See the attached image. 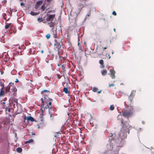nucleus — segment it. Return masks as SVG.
Returning <instances> with one entry per match:
<instances>
[{"mask_svg": "<svg viewBox=\"0 0 154 154\" xmlns=\"http://www.w3.org/2000/svg\"><path fill=\"white\" fill-rule=\"evenodd\" d=\"M33 140L32 139H31L28 141H26L25 142V143H33Z\"/></svg>", "mask_w": 154, "mask_h": 154, "instance_id": "20", "label": "nucleus"}, {"mask_svg": "<svg viewBox=\"0 0 154 154\" xmlns=\"http://www.w3.org/2000/svg\"><path fill=\"white\" fill-rule=\"evenodd\" d=\"M48 24L50 27H52V28H54V23L53 22L51 21L48 23Z\"/></svg>", "mask_w": 154, "mask_h": 154, "instance_id": "16", "label": "nucleus"}, {"mask_svg": "<svg viewBox=\"0 0 154 154\" xmlns=\"http://www.w3.org/2000/svg\"><path fill=\"white\" fill-rule=\"evenodd\" d=\"M135 92H132L128 96V99L126 100V101L125 102L126 105L131 106L132 103V100L135 96Z\"/></svg>", "mask_w": 154, "mask_h": 154, "instance_id": "3", "label": "nucleus"}, {"mask_svg": "<svg viewBox=\"0 0 154 154\" xmlns=\"http://www.w3.org/2000/svg\"><path fill=\"white\" fill-rule=\"evenodd\" d=\"M101 92V91H98V93L99 94Z\"/></svg>", "mask_w": 154, "mask_h": 154, "instance_id": "39", "label": "nucleus"}, {"mask_svg": "<svg viewBox=\"0 0 154 154\" xmlns=\"http://www.w3.org/2000/svg\"><path fill=\"white\" fill-rule=\"evenodd\" d=\"M114 85H115L114 84H112L109 85V87H111L112 86H114Z\"/></svg>", "mask_w": 154, "mask_h": 154, "instance_id": "30", "label": "nucleus"}, {"mask_svg": "<svg viewBox=\"0 0 154 154\" xmlns=\"http://www.w3.org/2000/svg\"><path fill=\"white\" fill-rule=\"evenodd\" d=\"M109 72L110 73H109V74L112 79H115L116 77L115 75L116 72L115 70L113 69H111L109 70Z\"/></svg>", "mask_w": 154, "mask_h": 154, "instance_id": "9", "label": "nucleus"}, {"mask_svg": "<svg viewBox=\"0 0 154 154\" xmlns=\"http://www.w3.org/2000/svg\"><path fill=\"white\" fill-rule=\"evenodd\" d=\"M15 82H16V83L18 82H19V80H18V79H16V81H15Z\"/></svg>", "mask_w": 154, "mask_h": 154, "instance_id": "33", "label": "nucleus"}, {"mask_svg": "<svg viewBox=\"0 0 154 154\" xmlns=\"http://www.w3.org/2000/svg\"><path fill=\"white\" fill-rule=\"evenodd\" d=\"M46 17V16H45L44 18H38V21L39 22H43L44 23H46V19H45V18Z\"/></svg>", "mask_w": 154, "mask_h": 154, "instance_id": "13", "label": "nucleus"}, {"mask_svg": "<svg viewBox=\"0 0 154 154\" xmlns=\"http://www.w3.org/2000/svg\"><path fill=\"white\" fill-rule=\"evenodd\" d=\"M114 108H115V107H114V105H110V107L109 108V109L110 110L112 111L114 109Z\"/></svg>", "mask_w": 154, "mask_h": 154, "instance_id": "23", "label": "nucleus"}, {"mask_svg": "<svg viewBox=\"0 0 154 154\" xmlns=\"http://www.w3.org/2000/svg\"><path fill=\"white\" fill-rule=\"evenodd\" d=\"M38 128H40V127H39V126H38Z\"/></svg>", "mask_w": 154, "mask_h": 154, "instance_id": "47", "label": "nucleus"}, {"mask_svg": "<svg viewBox=\"0 0 154 154\" xmlns=\"http://www.w3.org/2000/svg\"><path fill=\"white\" fill-rule=\"evenodd\" d=\"M41 8L42 10V11H43L45 9L46 7L45 6V5H43L42 6Z\"/></svg>", "mask_w": 154, "mask_h": 154, "instance_id": "27", "label": "nucleus"}, {"mask_svg": "<svg viewBox=\"0 0 154 154\" xmlns=\"http://www.w3.org/2000/svg\"><path fill=\"white\" fill-rule=\"evenodd\" d=\"M48 91L47 90H44L42 92V93H44V92H48Z\"/></svg>", "mask_w": 154, "mask_h": 154, "instance_id": "31", "label": "nucleus"}, {"mask_svg": "<svg viewBox=\"0 0 154 154\" xmlns=\"http://www.w3.org/2000/svg\"><path fill=\"white\" fill-rule=\"evenodd\" d=\"M42 1H39L36 2L35 5V9H37L42 3Z\"/></svg>", "mask_w": 154, "mask_h": 154, "instance_id": "14", "label": "nucleus"}, {"mask_svg": "<svg viewBox=\"0 0 154 154\" xmlns=\"http://www.w3.org/2000/svg\"><path fill=\"white\" fill-rule=\"evenodd\" d=\"M51 0H47L48 2H50Z\"/></svg>", "mask_w": 154, "mask_h": 154, "instance_id": "40", "label": "nucleus"}, {"mask_svg": "<svg viewBox=\"0 0 154 154\" xmlns=\"http://www.w3.org/2000/svg\"><path fill=\"white\" fill-rule=\"evenodd\" d=\"M58 78L59 79H60L61 78V77L59 75H58Z\"/></svg>", "mask_w": 154, "mask_h": 154, "instance_id": "37", "label": "nucleus"}, {"mask_svg": "<svg viewBox=\"0 0 154 154\" xmlns=\"http://www.w3.org/2000/svg\"><path fill=\"white\" fill-rule=\"evenodd\" d=\"M8 112H10V109H8Z\"/></svg>", "mask_w": 154, "mask_h": 154, "instance_id": "43", "label": "nucleus"}, {"mask_svg": "<svg viewBox=\"0 0 154 154\" xmlns=\"http://www.w3.org/2000/svg\"><path fill=\"white\" fill-rule=\"evenodd\" d=\"M3 59L4 60V61L5 62H7V61H8V60H9L8 59V58L6 59Z\"/></svg>", "mask_w": 154, "mask_h": 154, "instance_id": "32", "label": "nucleus"}, {"mask_svg": "<svg viewBox=\"0 0 154 154\" xmlns=\"http://www.w3.org/2000/svg\"><path fill=\"white\" fill-rule=\"evenodd\" d=\"M134 110V107L133 106L125 108L122 111V116L128 118L131 117L133 115V111Z\"/></svg>", "mask_w": 154, "mask_h": 154, "instance_id": "2", "label": "nucleus"}, {"mask_svg": "<svg viewBox=\"0 0 154 154\" xmlns=\"http://www.w3.org/2000/svg\"><path fill=\"white\" fill-rule=\"evenodd\" d=\"M52 109H49V114H50V117L51 118H52V119H53L54 118V117L56 116V114L55 113L54 111H53L52 112Z\"/></svg>", "mask_w": 154, "mask_h": 154, "instance_id": "11", "label": "nucleus"}, {"mask_svg": "<svg viewBox=\"0 0 154 154\" xmlns=\"http://www.w3.org/2000/svg\"><path fill=\"white\" fill-rule=\"evenodd\" d=\"M79 49L80 50H81L82 51H83L82 48L81 47H79Z\"/></svg>", "mask_w": 154, "mask_h": 154, "instance_id": "35", "label": "nucleus"}, {"mask_svg": "<svg viewBox=\"0 0 154 154\" xmlns=\"http://www.w3.org/2000/svg\"><path fill=\"white\" fill-rule=\"evenodd\" d=\"M97 52L98 54L100 55H102V54H103V52L102 49L99 48L97 49Z\"/></svg>", "mask_w": 154, "mask_h": 154, "instance_id": "15", "label": "nucleus"}, {"mask_svg": "<svg viewBox=\"0 0 154 154\" xmlns=\"http://www.w3.org/2000/svg\"><path fill=\"white\" fill-rule=\"evenodd\" d=\"M108 48V46H107L106 47H104L103 48V49H106Z\"/></svg>", "mask_w": 154, "mask_h": 154, "instance_id": "36", "label": "nucleus"}, {"mask_svg": "<svg viewBox=\"0 0 154 154\" xmlns=\"http://www.w3.org/2000/svg\"><path fill=\"white\" fill-rule=\"evenodd\" d=\"M47 38V39H49L51 37L50 34L49 33L48 34L45 36Z\"/></svg>", "mask_w": 154, "mask_h": 154, "instance_id": "25", "label": "nucleus"}, {"mask_svg": "<svg viewBox=\"0 0 154 154\" xmlns=\"http://www.w3.org/2000/svg\"><path fill=\"white\" fill-rule=\"evenodd\" d=\"M117 119L120 121L122 125V128L121 129L119 136L122 139H126L127 137V133L129 134V128H131V127L129 125L126 126L125 122H124L122 118H119V115L117 116Z\"/></svg>", "mask_w": 154, "mask_h": 154, "instance_id": "1", "label": "nucleus"}, {"mask_svg": "<svg viewBox=\"0 0 154 154\" xmlns=\"http://www.w3.org/2000/svg\"><path fill=\"white\" fill-rule=\"evenodd\" d=\"M22 151V149L20 147H18L17 149V151L19 153H21Z\"/></svg>", "mask_w": 154, "mask_h": 154, "instance_id": "22", "label": "nucleus"}, {"mask_svg": "<svg viewBox=\"0 0 154 154\" xmlns=\"http://www.w3.org/2000/svg\"><path fill=\"white\" fill-rule=\"evenodd\" d=\"M9 27V24H7L5 25V28L6 29H8Z\"/></svg>", "mask_w": 154, "mask_h": 154, "instance_id": "28", "label": "nucleus"}, {"mask_svg": "<svg viewBox=\"0 0 154 154\" xmlns=\"http://www.w3.org/2000/svg\"><path fill=\"white\" fill-rule=\"evenodd\" d=\"M108 56H109V59L111 57H110V56L109 55V54L108 55Z\"/></svg>", "mask_w": 154, "mask_h": 154, "instance_id": "38", "label": "nucleus"}, {"mask_svg": "<svg viewBox=\"0 0 154 154\" xmlns=\"http://www.w3.org/2000/svg\"><path fill=\"white\" fill-rule=\"evenodd\" d=\"M78 45H79V42L78 43Z\"/></svg>", "mask_w": 154, "mask_h": 154, "instance_id": "44", "label": "nucleus"}, {"mask_svg": "<svg viewBox=\"0 0 154 154\" xmlns=\"http://www.w3.org/2000/svg\"><path fill=\"white\" fill-rule=\"evenodd\" d=\"M63 91L65 93L67 94L69 93V91L67 88L64 87L63 89Z\"/></svg>", "mask_w": 154, "mask_h": 154, "instance_id": "21", "label": "nucleus"}, {"mask_svg": "<svg viewBox=\"0 0 154 154\" xmlns=\"http://www.w3.org/2000/svg\"><path fill=\"white\" fill-rule=\"evenodd\" d=\"M30 14L32 15V16L36 15L37 14L36 13H35L32 11H31V12Z\"/></svg>", "mask_w": 154, "mask_h": 154, "instance_id": "24", "label": "nucleus"}, {"mask_svg": "<svg viewBox=\"0 0 154 154\" xmlns=\"http://www.w3.org/2000/svg\"><path fill=\"white\" fill-rule=\"evenodd\" d=\"M24 119H26L28 121H30L32 122H33L35 121V119L33 118L31 116H29L28 117H26V116H25Z\"/></svg>", "mask_w": 154, "mask_h": 154, "instance_id": "12", "label": "nucleus"}, {"mask_svg": "<svg viewBox=\"0 0 154 154\" xmlns=\"http://www.w3.org/2000/svg\"><path fill=\"white\" fill-rule=\"evenodd\" d=\"M113 30H114V31L115 32H116V29H115V28H114V29H113Z\"/></svg>", "mask_w": 154, "mask_h": 154, "instance_id": "41", "label": "nucleus"}, {"mask_svg": "<svg viewBox=\"0 0 154 154\" xmlns=\"http://www.w3.org/2000/svg\"><path fill=\"white\" fill-rule=\"evenodd\" d=\"M98 89L96 87H94L92 89V91L94 92H97V91Z\"/></svg>", "mask_w": 154, "mask_h": 154, "instance_id": "26", "label": "nucleus"}, {"mask_svg": "<svg viewBox=\"0 0 154 154\" xmlns=\"http://www.w3.org/2000/svg\"><path fill=\"white\" fill-rule=\"evenodd\" d=\"M112 14L114 16H116L117 15L115 11H113L112 12Z\"/></svg>", "mask_w": 154, "mask_h": 154, "instance_id": "29", "label": "nucleus"}, {"mask_svg": "<svg viewBox=\"0 0 154 154\" xmlns=\"http://www.w3.org/2000/svg\"><path fill=\"white\" fill-rule=\"evenodd\" d=\"M51 11H49V12H48V13H50V12H51Z\"/></svg>", "mask_w": 154, "mask_h": 154, "instance_id": "45", "label": "nucleus"}, {"mask_svg": "<svg viewBox=\"0 0 154 154\" xmlns=\"http://www.w3.org/2000/svg\"><path fill=\"white\" fill-rule=\"evenodd\" d=\"M1 88L0 89V97L4 96L6 94V92L4 91V84H2Z\"/></svg>", "mask_w": 154, "mask_h": 154, "instance_id": "8", "label": "nucleus"}, {"mask_svg": "<svg viewBox=\"0 0 154 154\" xmlns=\"http://www.w3.org/2000/svg\"><path fill=\"white\" fill-rule=\"evenodd\" d=\"M47 17L46 18V22L50 21H52L55 16V14H47Z\"/></svg>", "mask_w": 154, "mask_h": 154, "instance_id": "7", "label": "nucleus"}, {"mask_svg": "<svg viewBox=\"0 0 154 154\" xmlns=\"http://www.w3.org/2000/svg\"><path fill=\"white\" fill-rule=\"evenodd\" d=\"M50 99V98H49L45 97H44V100H43V98H41V99L42 103L41 106L43 108L45 106V105H46L47 104H48V103Z\"/></svg>", "mask_w": 154, "mask_h": 154, "instance_id": "6", "label": "nucleus"}, {"mask_svg": "<svg viewBox=\"0 0 154 154\" xmlns=\"http://www.w3.org/2000/svg\"><path fill=\"white\" fill-rule=\"evenodd\" d=\"M90 15V14H88L87 15L89 17Z\"/></svg>", "mask_w": 154, "mask_h": 154, "instance_id": "42", "label": "nucleus"}, {"mask_svg": "<svg viewBox=\"0 0 154 154\" xmlns=\"http://www.w3.org/2000/svg\"><path fill=\"white\" fill-rule=\"evenodd\" d=\"M112 54H113V52H112Z\"/></svg>", "mask_w": 154, "mask_h": 154, "instance_id": "46", "label": "nucleus"}, {"mask_svg": "<svg viewBox=\"0 0 154 154\" xmlns=\"http://www.w3.org/2000/svg\"><path fill=\"white\" fill-rule=\"evenodd\" d=\"M101 72L103 75H105L107 73V71L106 69L102 70L101 71Z\"/></svg>", "mask_w": 154, "mask_h": 154, "instance_id": "17", "label": "nucleus"}, {"mask_svg": "<svg viewBox=\"0 0 154 154\" xmlns=\"http://www.w3.org/2000/svg\"><path fill=\"white\" fill-rule=\"evenodd\" d=\"M20 5L21 6H22L23 5L24 6V4L23 3H20Z\"/></svg>", "mask_w": 154, "mask_h": 154, "instance_id": "34", "label": "nucleus"}, {"mask_svg": "<svg viewBox=\"0 0 154 154\" xmlns=\"http://www.w3.org/2000/svg\"><path fill=\"white\" fill-rule=\"evenodd\" d=\"M54 42V46L55 47V49L58 51V53L59 55V53L60 52V49L61 48V44L57 39H55Z\"/></svg>", "mask_w": 154, "mask_h": 154, "instance_id": "4", "label": "nucleus"}, {"mask_svg": "<svg viewBox=\"0 0 154 154\" xmlns=\"http://www.w3.org/2000/svg\"><path fill=\"white\" fill-rule=\"evenodd\" d=\"M10 86H8L7 87L5 88V92H6V94L10 91Z\"/></svg>", "mask_w": 154, "mask_h": 154, "instance_id": "19", "label": "nucleus"}, {"mask_svg": "<svg viewBox=\"0 0 154 154\" xmlns=\"http://www.w3.org/2000/svg\"><path fill=\"white\" fill-rule=\"evenodd\" d=\"M53 101L52 99H50L48 104H47L43 108L44 109H45L48 108L49 109H52L53 111L56 112V110L55 108L52 107L51 106L52 102Z\"/></svg>", "mask_w": 154, "mask_h": 154, "instance_id": "5", "label": "nucleus"}, {"mask_svg": "<svg viewBox=\"0 0 154 154\" xmlns=\"http://www.w3.org/2000/svg\"><path fill=\"white\" fill-rule=\"evenodd\" d=\"M57 28H53L52 29V34L53 35V37L55 38H57L58 39L57 35Z\"/></svg>", "mask_w": 154, "mask_h": 154, "instance_id": "10", "label": "nucleus"}, {"mask_svg": "<svg viewBox=\"0 0 154 154\" xmlns=\"http://www.w3.org/2000/svg\"><path fill=\"white\" fill-rule=\"evenodd\" d=\"M99 63L100 64L102 65V66H101V68H103L104 67V66L103 65L104 62L103 60H100L99 61Z\"/></svg>", "mask_w": 154, "mask_h": 154, "instance_id": "18", "label": "nucleus"}]
</instances>
